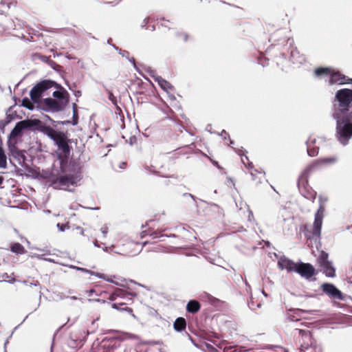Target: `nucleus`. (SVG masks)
<instances>
[{
  "instance_id": "nucleus-37",
  "label": "nucleus",
  "mask_w": 352,
  "mask_h": 352,
  "mask_svg": "<svg viewBox=\"0 0 352 352\" xmlns=\"http://www.w3.org/2000/svg\"><path fill=\"white\" fill-rule=\"evenodd\" d=\"M206 347L208 349L209 352H219L217 349H215L213 346L210 344H206Z\"/></svg>"
},
{
  "instance_id": "nucleus-12",
  "label": "nucleus",
  "mask_w": 352,
  "mask_h": 352,
  "mask_svg": "<svg viewBox=\"0 0 352 352\" xmlns=\"http://www.w3.org/2000/svg\"><path fill=\"white\" fill-rule=\"evenodd\" d=\"M352 80L351 79L346 78V77L340 74L339 72L332 71V73L329 78L328 85H344L348 81Z\"/></svg>"
},
{
  "instance_id": "nucleus-9",
  "label": "nucleus",
  "mask_w": 352,
  "mask_h": 352,
  "mask_svg": "<svg viewBox=\"0 0 352 352\" xmlns=\"http://www.w3.org/2000/svg\"><path fill=\"white\" fill-rule=\"evenodd\" d=\"M320 288L324 294L329 298L334 300H344L343 294L333 284L324 283L321 285Z\"/></svg>"
},
{
  "instance_id": "nucleus-62",
  "label": "nucleus",
  "mask_w": 352,
  "mask_h": 352,
  "mask_svg": "<svg viewBox=\"0 0 352 352\" xmlns=\"http://www.w3.org/2000/svg\"><path fill=\"white\" fill-rule=\"evenodd\" d=\"M60 298V299H63V298H65L67 297L65 296H61Z\"/></svg>"
},
{
  "instance_id": "nucleus-55",
  "label": "nucleus",
  "mask_w": 352,
  "mask_h": 352,
  "mask_svg": "<svg viewBox=\"0 0 352 352\" xmlns=\"http://www.w3.org/2000/svg\"><path fill=\"white\" fill-rule=\"evenodd\" d=\"M102 250H103L104 252H109V248L108 247H103V248H102Z\"/></svg>"
},
{
  "instance_id": "nucleus-39",
  "label": "nucleus",
  "mask_w": 352,
  "mask_h": 352,
  "mask_svg": "<svg viewBox=\"0 0 352 352\" xmlns=\"http://www.w3.org/2000/svg\"><path fill=\"white\" fill-rule=\"evenodd\" d=\"M109 99L113 103V104H116V102H117V100H116V96H114V95L111 93V92H109Z\"/></svg>"
},
{
  "instance_id": "nucleus-17",
  "label": "nucleus",
  "mask_w": 352,
  "mask_h": 352,
  "mask_svg": "<svg viewBox=\"0 0 352 352\" xmlns=\"http://www.w3.org/2000/svg\"><path fill=\"white\" fill-rule=\"evenodd\" d=\"M16 144L17 142L8 141L7 144L9 151L13 157L18 158L19 160L20 159V157L24 159V155H23L22 151L18 149V148L16 147Z\"/></svg>"
},
{
  "instance_id": "nucleus-4",
  "label": "nucleus",
  "mask_w": 352,
  "mask_h": 352,
  "mask_svg": "<svg viewBox=\"0 0 352 352\" xmlns=\"http://www.w3.org/2000/svg\"><path fill=\"white\" fill-rule=\"evenodd\" d=\"M40 121L38 120H24L18 122L10 132L8 141L17 142L18 137L21 136L23 131L38 126Z\"/></svg>"
},
{
  "instance_id": "nucleus-57",
  "label": "nucleus",
  "mask_w": 352,
  "mask_h": 352,
  "mask_svg": "<svg viewBox=\"0 0 352 352\" xmlns=\"http://www.w3.org/2000/svg\"><path fill=\"white\" fill-rule=\"evenodd\" d=\"M78 229H80V234L82 235H83L84 234V230L82 228H78Z\"/></svg>"
},
{
  "instance_id": "nucleus-25",
  "label": "nucleus",
  "mask_w": 352,
  "mask_h": 352,
  "mask_svg": "<svg viewBox=\"0 0 352 352\" xmlns=\"http://www.w3.org/2000/svg\"><path fill=\"white\" fill-rule=\"evenodd\" d=\"M112 46L115 48L116 50L118 52V53L122 56L126 58H127L130 62H131L134 66V67H136L135 59L132 58L131 59L129 58V52L126 50H122L118 47H116L114 45H112Z\"/></svg>"
},
{
  "instance_id": "nucleus-50",
  "label": "nucleus",
  "mask_w": 352,
  "mask_h": 352,
  "mask_svg": "<svg viewBox=\"0 0 352 352\" xmlns=\"http://www.w3.org/2000/svg\"><path fill=\"white\" fill-rule=\"evenodd\" d=\"M252 218H253V213L251 210L249 211L248 220L251 221Z\"/></svg>"
},
{
  "instance_id": "nucleus-58",
  "label": "nucleus",
  "mask_w": 352,
  "mask_h": 352,
  "mask_svg": "<svg viewBox=\"0 0 352 352\" xmlns=\"http://www.w3.org/2000/svg\"><path fill=\"white\" fill-rule=\"evenodd\" d=\"M3 178L2 177H0V185L3 183Z\"/></svg>"
},
{
  "instance_id": "nucleus-41",
  "label": "nucleus",
  "mask_w": 352,
  "mask_h": 352,
  "mask_svg": "<svg viewBox=\"0 0 352 352\" xmlns=\"http://www.w3.org/2000/svg\"><path fill=\"white\" fill-rule=\"evenodd\" d=\"M306 142H310L311 146H314L316 143V139L315 138L309 137V138L307 140Z\"/></svg>"
},
{
  "instance_id": "nucleus-36",
  "label": "nucleus",
  "mask_w": 352,
  "mask_h": 352,
  "mask_svg": "<svg viewBox=\"0 0 352 352\" xmlns=\"http://www.w3.org/2000/svg\"><path fill=\"white\" fill-rule=\"evenodd\" d=\"M57 227L58 228L59 230L61 232H64L65 230V229L69 228V226L67 224L58 223Z\"/></svg>"
},
{
  "instance_id": "nucleus-24",
  "label": "nucleus",
  "mask_w": 352,
  "mask_h": 352,
  "mask_svg": "<svg viewBox=\"0 0 352 352\" xmlns=\"http://www.w3.org/2000/svg\"><path fill=\"white\" fill-rule=\"evenodd\" d=\"M11 251L17 254H23L26 252L24 247L19 243H13L11 245Z\"/></svg>"
},
{
  "instance_id": "nucleus-29",
  "label": "nucleus",
  "mask_w": 352,
  "mask_h": 352,
  "mask_svg": "<svg viewBox=\"0 0 352 352\" xmlns=\"http://www.w3.org/2000/svg\"><path fill=\"white\" fill-rule=\"evenodd\" d=\"M116 296H117L118 298H125L128 296H134L135 294L127 293L126 291L121 289H116Z\"/></svg>"
},
{
  "instance_id": "nucleus-14",
  "label": "nucleus",
  "mask_w": 352,
  "mask_h": 352,
  "mask_svg": "<svg viewBox=\"0 0 352 352\" xmlns=\"http://www.w3.org/2000/svg\"><path fill=\"white\" fill-rule=\"evenodd\" d=\"M146 71L149 74V75L153 77L155 81L157 82L158 85L165 91H168L171 89V85L166 80L162 78L161 76L156 74V72L152 69L150 67L146 68Z\"/></svg>"
},
{
  "instance_id": "nucleus-7",
  "label": "nucleus",
  "mask_w": 352,
  "mask_h": 352,
  "mask_svg": "<svg viewBox=\"0 0 352 352\" xmlns=\"http://www.w3.org/2000/svg\"><path fill=\"white\" fill-rule=\"evenodd\" d=\"M318 263L321 267L323 273L327 277L333 278L336 276V270L332 263L329 261V254L322 251L318 258Z\"/></svg>"
},
{
  "instance_id": "nucleus-35",
  "label": "nucleus",
  "mask_w": 352,
  "mask_h": 352,
  "mask_svg": "<svg viewBox=\"0 0 352 352\" xmlns=\"http://www.w3.org/2000/svg\"><path fill=\"white\" fill-rule=\"evenodd\" d=\"M23 285H27V286H40V284L38 283V281L36 280L34 281V283H29L28 281L27 280H23L21 282Z\"/></svg>"
},
{
  "instance_id": "nucleus-19",
  "label": "nucleus",
  "mask_w": 352,
  "mask_h": 352,
  "mask_svg": "<svg viewBox=\"0 0 352 352\" xmlns=\"http://www.w3.org/2000/svg\"><path fill=\"white\" fill-rule=\"evenodd\" d=\"M333 69L329 67H318L314 70L316 77H330Z\"/></svg>"
},
{
  "instance_id": "nucleus-3",
  "label": "nucleus",
  "mask_w": 352,
  "mask_h": 352,
  "mask_svg": "<svg viewBox=\"0 0 352 352\" xmlns=\"http://www.w3.org/2000/svg\"><path fill=\"white\" fill-rule=\"evenodd\" d=\"M320 206L315 214V219L314 222V226L311 232V234H307L308 238H316L320 239L321 234V228L322 224V219L324 214V204L327 201V197H319Z\"/></svg>"
},
{
  "instance_id": "nucleus-42",
  "label": "nucleus",
  "mask_w": 352,
  "mask_h": 352,
  "mask_svg": "<svg viewBox=\"0 0 352 352\" xmlns=\"http://www.w3.org/2000/svg\"><path fill=\"white\" fill-rule=\"evenodd\" d=\"M118 298V296H116V290L113 293L111 294L109 296V299L111 301H114Z\"/></svg>"
},
{
  "instance_id": "nucleus-26",
  "label": "nucleus",
  "mask_w": 352,
  "mask_h": 352,
  "mask_svg": "<svg viewBox=\"0 0 352 352\" xmlns=\"http://www.w3.org/2000/svg\"><path fill=\"white\" fill-rule=\"evenodd\" d=\"M307 153L311 157L316 156L318 153V147L311 146L310 142H306Z\"/></svg>"
},
{
  "instance_id": "nucleus-34",
  "label": "nucleus",
  "mask_w": 352,
  "mask_h": 352,
  "mask_svg": "<svg viewBox=\"0 0 352 352\" xmlns=\"http://www.w3.org/2000/svg\"><path fill=\"white\" fill-rule=\"evenodd\" d=\"M66 266L68 267L70 269L76 270L78 271H80V272H88L87 269H86V268L77 267V266H75V265H67Z\"/></svg>"
},
{
  "instance_id": "nucleus-2",
  "label": "nucleus",
  "mask_w": 352,
  "mask_h": 352,
  "mask_svg": "<svg viewBox=\"0 0 352 352\" xmlns=\"http://www.w3.org/2000/svg\"><path fill=\"white\" fill-rule=\"evenodd\" d=\"M59 168H56V165L51 170H44L41 173V176L50 183V186L54 188L65 189L70 185H74L77 183V179L74 176L63 175L64 172L63 160H59Z\"/></svg>"
},
{
  "instance_id": "nucleus-10",
  "label": "nucleus",
  "mask_w": 352,
  "mask_h": 352,
  "mask_svg": "<svg viewBox=\"0 0 352 352\" xmlns=\"http://www.w3.org/2000/svg\"><path fill=\"white\" fill-rule=\"evenodd\" d=\"M43 103L46 109L52 112H58L65 108L64 101H57L51 98H45Z\"/></svg>"
},
{
  "instance_id": "nucleus-33",
  "label": "nucleus",
  "mask_w": 352,
  "mask_h": 352,
  "mask_svg": "<svg viewBox=\"0 0 352 352\" xmlns=\"http://www.w3.org/2000/svg\"><path fill=\"white\" fill-rule=\"evenodd\" d=\"M22 105L28 109H33L34 105L31 103L28 98H23L22 100Z\"/></svg>"
},
{
  "instance_id": "nucleus-11",
  "label": "nucleus",
  "mask_w": 352,
  "mask_h": 352,
  "mask_svg": "<svg viewBox=\"0 0 352 352\" xmlns=\"http://www.w3.org/2000/svg\"><path fill=\"white\" fill-rule=\"evenodd\" d=\"M295 272L306 279H309L315 274V269L309 263H298Z\"/></svg>"
},
{
  "instance_id": "nucleus-8",
  "label": "nucleus",
  "mask_w": 352,
  "mask_h": 352,
  "mask_svg": "<svg viewBox=\"0 0 352 352\" xmlns=\"http://www.w3.org/2000/svg\"><path fill=\"white\" fill-rule=\"evenodd\" d=\"M313 168V166H308L304 172L301 174L298 179V186L300 193L307 199H315L316 192L312 191H309L307 190L306 185L307 184V177L309 173Z\"/></svg>"
},
{
  "instance_id": "nucleus-61",
  "label": "nucleus",
  "mask_w": 352,
  "mask_h": 352,
  "mask_svg": "<svg viewBox=\"0 0 352 352\" xmlns=\"http://www.w3.org/2000/svg\"><path fill=\"white\" fill-rule=\"evenodd\" d=\"M126 166V163L123 162L122 164V166H120L121 168H124V166Z\"/></svg>"
},
{
  "instance_id": "nucleus-23",
  "label": "nucleus",
  "mask_w": 352,
  "mask_h": 352,
  "mask_svg": "<svg viewBox=\"0 0 352 352\" xmlns=\"http://www.w3.org/2000/svg\"><path fill=\"white\" fill-rule=\"evenodd\" d=\"M174 329L177 331H182L186 329V322L184 318H178L174 322Z\"/></svg>"
},
{
  "instance_id": "nucleus-6",
  "label": "nucleus",
  "mask_w": 352,
  "mask_h": 352,
  "mask_svg": "<svg viewBox=\"0 0 352 352\" xmlns=\"http://www.w3.org/2000/svg\"><path fill=\"white\" fill-rule=\"evenodd\" d=\"M58 86V84L51 80H43L37 83L30 91V96L34 102H38L42 94L48 89Z\"/></svg>"
},
{
  "instance_id": "nucleus-22",
  "label": "nucleus",
  "mask_w": 352,
  "mask_h": 352,
  "mask_svg": "<svg viewBox=\"0 0 352 352\" xmlns=\"http://www.w3.org/2000/svg\"><path fill=\"white\" fill-rule=\"evenodd\" d=\"M42 131L44 134L50 138L53 141L56 139V138L60 133V132H58L55 131L51 126H44L42 129Z\"/></svg>"
},
{
  "instance_id": "nucleus-16",
  "label": "nucleus",
  "mask_w": 352,
  "mask_h": 352,
  "mask_svg": "<svg viewBox=\"0 0 352 352\" xmlns=\"http://www.w3.org/2000/svg\"><path fill=\"white\" fill-rule=\"evenodd\" d=\"M56 88L59 89V90H56L53 92L52 96L55 98V100L57 101H64L65 107L67 105L69 101V94L68 92L61 87L59 85L58 86H55Z\"/></svg>"
},
{
  "instance_id": "nucleus-31",
  "label": "nucleus",
  "mask_w": 352,
  "mask_h": 352,
  "mask_svg": "<svg viewBox=\"0 0 352 352\" xmlns=\"http://www.w3.org/2000/svg\"><path fill=\"white\" fill-rule=\"evenodd\" d=\"M49 254H50V253L49 252H46V253L43 254H34L32 256V257H35V258H36L38 259L44 260V261H48V262H50V263H55L54 259H52L51 258H46V257H45V255H49Z\"/></svg>"
},
{
  "instance_id": "nucleus-60",
  "label": "nucleus",
  "mask_w": 352,
  "mask_h": 352,
  "mask_svg": "<svg viewBox=\"0 0 352 352\" xmlns=\"http://www.w3.org/2000/svg\"><path fill=\"white\" fill-rule=\"evenodd\" d=\"M69 298L71 299H72V300H76L77 299V298L76 296H70Z\"/></svg>"
},
{
  "instance_id": "nucleus-48",
  "label": "nucleus",
  "mask_w": 352,
  "mask_h": 352,
  "mask_svg": "<svg viewBox=\"0 0 352 352\" xmlns=\"http://www.w3.org/2000/svg\"><path fill=\"white\" fill-rule=\"evenodd\" d=\"M226 135H227V133H226V131L225 130H223V131H221V133H220V135H221V137H223L224 139H226Z\"/></svg>"
},
{
  "instance_id": "nucleus-20",
  "label": "nucleus",
  "mask_w": 352,
  "mask_h": 352,
  "mask_svg": "<svg viewBox=\"0 0 352 352\" xmlns=\"http://www.w3.org/2000/svg\"><path fill=\"white\" fill-rule=\"evenodd\" d=\"M246 347L239 345H226L223 348V352H247Z\"/></svg>"
},
{
  "instance_id": "nucleus-44",
  "label": "nucleus",
  "mask_w": 352,
  "mask_h": 352,
  "mask_svg": "<svg viewBox=\"0 0 352 352\" xmlns=\"http://www.w3.org/2000/svg\"><path fill=\"white\" fill-rule=\"evenodd\" d=\"M162 21H163V22L161 23V24H162V25H164V26H165V27H168V23H170V21H168V20H165L164 19H162Z\"/></svg>"
},
{
  "instance_id": "nucleus-43",
  "label": "nucleus",
  "mask_w": 352,
  "mask_h": 352,
  "mask_svg": "<svg viewBox=\"0 0 352 352\" xmlns=\"http://www.w3.org/2000/svg\"><path fill=\"white\" fill-rule=\"evenodd\" d=\"M149 21H150L149 16L145 18L142 22V27H145L146 25L149 22Z\"/></svg>"
},
{
  "instance_id": "nucleus-27",
  "label": "nucleus",
  "mask_w": 352,
  "mask_h": 352,
  "mask_svg": "<svg viewBox=\"0 0 352 352\" xmlns=\"http://www.w3.org/2000/svg\"><path fill=\"white\" fill-rule=\"evenodd\" d=\"M7 167V156L3 148L0 146V168H6Z\"/></svg>"
},
{
  "instance_id": "nucleus-49",
  "label": "nucleus",
  "mask_w": 352,
  "mask_h": 352,
  "mask_svg": "<svg viewBox=\"0 0 352 352\" xmlns=\"http://www.w3.org/2000/svg\"><path fill=\"white\" fill-rule=\"evenodd\" d=\"M296 52H294V51H292V53H291V57L292 58V60H293V62H294V63H296L295 57H294V56H295V54H296Z\"/></svg>"
},
{
  "instance_id": "nucleus-5",
  "label": "nucleus",
  "mask_w": 352,
  "mask_h": 352,
  "mask_svg": "<svg viewBox=\"0 0 352 352\" xmlns=\"http://www.w3.org/2000/svg\"><path fill=\"white\" fill-rule=\"evenodd\" d=\"M293 336L298 342L301 352H305L313 344L311 335L309 331L296 328L293 331Z\"/></svg>"
},
{
  "instance_id": "nucleus-54",
  "label": "nucleus",
  "mask_w": 352,
  "mask_h": 352,
  "mask_svg": "<svg viewBox=\"0 0 352 352\" xmlns=\"http://www.w3.org/2000/svg\"><path fill=\"white\" fill-rule=\"evenodd\" d=\"M94 245L95 247L100 248V245L98 244V242L97 240H95L94 241Z\"/></svg>"
},
{
  "instance_id": "nucleus-32",
  "label": "nucleus",
  "mask_w": 352,
  "mask_h": 352,
  "mask_svg": "<svg viewBox=\"0 0 352 352\" xmlns=\"http://www.w3.org/2000/svg\"><path fill=\"white\" fill-rule=\"evenodd\" d=\"M87 271L88 272H85V273L89 274L92 275V276H97L99 278L106 279V275L104 274L95 272H93V271L89 270H87Z\"/></svg>"
},
{
  "instance_id": "nucleus-52",
  "label": "nucleus",
  "mask_w": 352,
  "mask_h": 352,
  "mask_svg": "<svg viewBox=\"0 0 352 352\" xmlns=\"http://www.w3.org/2000/svg\"><path fill=\"white\" fill-rule=\"evenodd\" d=\"M79 207H81V206L80 204H78V205H76L74 206H72L70 208L72 209V210H77L78 208Z\"/></svg>"
},
{
  "instance_id": "nucleus-51",
  "label": "nucleus",
  "mask_w": 352,
  "mask_h": 352,
  "mask_svg": "<svg viewBox=\"0 0 352 352\" xmlns=\"http://www.w3.org/2000/svg\"><path fill=\"white\" fill-rule=\"evenodd\" d=\"M184 196H188V197H191L194 200L195 199V197L192 195H191L190 193H184Z\"/></svg>"
},
{
  "instance_id": "nucleus-30",
  "label": "nucleus",
  "mask_w": 352,
  "mask_h": 352,
  "mask_svg": "<svg viewBox=\"0 0 352 352\" xmlns=\"http://www.w3.org/2000/svg\"><path fill=\"white\" fill-rule=\"evenodd\" d=\"M337 161H338V158L336 157H329L321 158L318 160V162L321 163V164H335L336 162H337Z\"/></svg>"
},
{
  "instance_id": "nucleus-1",
  "label": "nucleus",
  "mask_w": 352,
  "mask_h": 352,
  "mask_svg": "<svg viewBox=\"0 0 352 352\" xmlns=\"http://www.w3.org/2000/svg\"><path fill=\"white\" fill-rule=\"evenodd\" d=\"M335 98L340 107V112L333 114L337 120L336 137L342 144L346 145L352 136V116L351 113H346L352 102V90L342 89L337 91Z\"/></svg>"
},
{
  "instance_id": "nucleus-47",
  "label": "nucleus",
  "mask_w": 352,
  "mask_h": 352,
  "mask_svg": "<svg viewBox=\"0 0 352 352\" xmlns=\"http://www.w3.org/2000/svg\"><path fill=\"white\" fill-rule=\"evenodd\" d=\"M16 279L14 278H11L10 280H8V283H14ZM0 282H7V280H0Z\"/></svg>"
},
{
  "instance_id": "nucleus-40",
  "label": "nucleus",
  "mask_w": 352,
  "mask_h": 352,
  "mask_svg": "<svg viewBox=\"0 0 352 352\" xmlns=\"http://www.w3.org/2000/svg\"><path fill=\"white\" fill-rule=\"evenodd\" d=\"M178 36H181L182 39L184 41H186L188 38V35L186 33H180V34H178Z\"/></svg>"
},
{
  "instance_id": "nucleus-56",
  "label": "nucleus",
  "mask_w": 352,
  "mask_h": 352,
  "mask_svg": "<svg viewBox=\"0 0 352 352\" xmlns=\"http://www.w3.org/2000/svg\"><path fill=\"white\" fill-rule=\"evenodd\" d=\"M105 280H107L108 282L113 283V281L111 279L108 278H107V277H106V279H105Z\"/></svg>"
},
{
  "instance_id": "nucleus-63",
  "label": "nucleus",
  "mask_w": 352,
  "mask_h": 352,
  "mask_svg": "<svg viewBox=\"0 0 352 352\" xmlns=\"http://www.w3.org/2000/svg\"><path fill=\"white\" fill-rule=\"evenodd\" d=\"M260 306H261L260 303L256 305V307H260Z\"/></svg>"
},
{
  "instance_id": "nucleus-53",
  "label": "nucleus",
  "mask_w": 352,
  "mask_h": 352,
  "mask_svg": "<svg viewBox=\"0 0 352 352\" xmlns=\"http://www.w3.org/2000/svg\"><path fill=\"white\" fill-rule=\"evenodd\" d=\"M2 277H3V278H8V280H10V278H11V276H9L7 273H6V274H3V275H2Z\"/></svg>"
},
{
  "instance_id": "nucleus-64",
  "label": "nucleus",
  "mask_w": 352,
  "mask_h": 352,
  "mask_svg": "<svg viewBox=\"0 0 352 352\" xmlns=\"http://www.w3.org/2000/svg\"><path fill=\"white\" fill-rule=\"evenodd\" d=\"M45 212H47V213H50V210H45Z\"/></svg>"
},
{
  "instance_id": "nucleus-46",
  "label": "nucleus",
  "mask_w": 352,
  "mask_h": 352,
  "mask_svg": "<svg viewBox=\"0 0 352 352\" xmlns=\"http://www.w3.org/2000/svg\"><path fill=\"white\" fill-rule=\"evenodd\" d=\"M76 104H73L74 118H76L77 117V111H76Z\"/></svg>"
},
{
  "instance_id": "nucleus-21",
  "label": "nucleus",
  "mask_w": 352,
  "mask_h": 352,
  "mask_svg": "<svg viewBox=\"0 0 352 352\" xmlns=\"http://www.w3.org/2000/svg\"><path fill=\"white\" fill-rule=\"evenodd\" d=\"M200 309V304L195 300H190L186 305V310L190 313H197Z\"/></svg>"
},
{
  "instance_id": "nucleus-59",
  "label": "nucleus",
  "mask_w": 352,
  "mask_h": 352,
  "mask_svg": "<svg viewBox=\"0 0 352 352\" xmlns=\"http://www.w3.org/2000/svg\"><path fill=\"white\" fill-rule=\"evenodd\" d=\"M97 301H98V302H102V303H104V302H106L105 300H100V299H98V300H97Z\"/></svg>"
},
{
  "instance_id": "nucleus-45",
  "label": "nucleus",
  "mask_w": 352,
  "mask_h": 352,
  "mask_svg": "<svg viewBox=\"0 0 352 352\" xmlns=\"http://www.w3.org/2000/svg\"><path fill=\"white\" fill-rule=\"evenodd\" d=\"M248 306L251 309H255L254 303L252 300L248 302Z\"/></svg>"
},
{
  "instance_id": "nucleus-28",
  "label": "nucleus",
  "mask_w": 352,
  "mask_h": 352,
  "mask_svg": "<svg viewBox=\"0 0 352 352\" xmlns=\"http://www.w3.org/2000/svg\"><path fill=\"white\" fill-rule=\"evenodd\" d=\"M125 305V303L121 302V303H113L111 304V307L115 309H118L120 311H126L128 312L131 313L133 311L131 308H129L127 307H123Z\"/></svg>"
},
{
  "instance_id": "nucleus-38",
  "label": "nucleus",
  "mask_w": 352,
  "mask_h": 352,
  "mask_svg": "<svg viewBox=\"0 0 352 352\" xmlns=\"http://www.w3.org/2000/svg\"><path fill=\"white\" fill-rule=\"evenodd\" d=\"M102 233V235L105 238L107 236V234L108 233V228L107 226H104L101 228L100 229Z\"/></svg>"
},
{
  "instance_id": "nucleus-13",
  "label": "nucleus",
  "mask_w": 352,
  "mask_h": 352,
  "mask_svg": "<svg viewBox=\"0 0 352 352\" xmlns=\"http://www.w3.org/2000/svg\"><path fill=\"white\" fill-rule=\"evenodd\" d=\"M55 144L58 147L64 155L69 153V146L67 140V137L64 133H60L54 140Z\"/></svg>"
},
{
  "instance_id": "nucleus-18",
  "label": "nucleus",
  "mask_w": 352,
  "mask_h": 352,
  "mask_svg": "<svg viewBox=\"0 0 352 352\" xmlns=\"http://www.w3.org/2000/svg\"><path fill=\"white\" fill-rule=\"evenodd\" d=\"M305 312V311L299 309H290L287 314V320L291 322L298 321Z\"/></svg>"
},
{
  "instance_id": "nucleus-15",
  "label": "nucleus",
  "mask_w": 352,
  "mask_h": 352,
  "mask_svg": "<svg viewBox=\"0 0 352 352\" xmlns=\"http://www.w3.org/2000/svg\"><path fill=\"white\" fill-rule=\"evenodd\" d=\"M278 265L281 270L285 269L289 272H295L298 263H295L292 261L287 258L285 256H282L278 261Z\"/></svg>"
}]
</instances>
